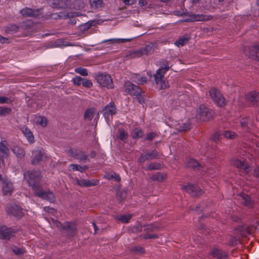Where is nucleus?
Segmentation results:
<instances>
[{
  "label": "nucleus",
  "instance_id": "nucleus-1",
  "mask_svg": "<svg viewBox=\"0 0 259 259\" xmlns=\"http://www.w3.org/2000/svg\"><path fill=\"white\" fill-rule=\"evenodd\" d=\"M40 178L39 172L27 171L24 174V179L34 191V194L39 197L48 200L50 202L55 201V197L52 192L44 191L40 187L38 181Z\"/></svg>",
  "mask_w": 259,
  "mask_h": 259
},
{
  "label": "nucleus",
  "instance_id": "nucleus-2",
  "mask_svg": "<svg viewBox=\"0 0 259 259\" xmlns=\"http://www.w3.org/2000/svg\"><path fill=\"white\" fill-rule=\"evenodd\" d=\"M68 0H65L64 2L60 0H48V3L54 8L57 9L69 8L70 9L79 10L82 9L85 6V2L83 0H76L71 5H69Z\"/></svg>",
  "mask_w": 259,
  "mask_h": 259
},
{
  "label": "nucleus",
  "instance_id": "nucleus-3",
  "mask_svg": "<svg viewBox=\"0 0 259 259\" xmlns=\"http://www.w3.org/2000/svg\"><path fill=\"white\" fill-rule=\"evenodd\" d=\"M156 47V44H151L139 50H134L129 53L127 56L130 58H140L144 55L147 56L152 53Z\"/></svg>",
  "mask_w": 259,
  "mask_h": 259
},
{
  "label": "nucleus",
  "instance_id": "nucleus-4",
  "mask_svg": "<svg viewBox=\"0 0 259 259\" xmlns=\"http://www.w3.org/2000/svg\"><path fill=\"white\" fill-rule=\"evenodd\" d=\"M124 87L126 93L131 96H135L140 103L143 102V97L141 96V90L137 85L127 81L125 82Z\"/></svg>",
  "mask_w": 259,
  "mask_h": 259
},
{
  "label": "nucleus",
  "instance_id": "nucleus-5",
  "mask_svg": "<svg viewBox=\"0 0 259 259\" xmlns=\"http://www.w3.org/2000/svg\"><path fill=\"white\" fill-rule=\"evenodd\" d=\"M96 79L98 83L101 87L106 88L107 89L113 88L114 85L112 79L109 74H99L97 75Z\"/></svg>",
  "mask_w": 259,
  "mask_h": 259
},
{
  "label": "nucleus",
  "instance_id": "nucleus-6",
  "mask_svg": "<svg viewBox=\"0 0 259 259\" xmlns=\"http://www.w3.org/2000/svg\"><path fill=\"white\" fill-rule=\"evenodd\" d=\"M209 94L212 99L218 106L223 107L225 105V99L218 90L212 89L209 91Z\"/></svg>",
  "mask_w": 259,
  "mask_h": 259
},
{
  "label": "nucleus",
  "instance_id": "nucleus-7",
  "mask_svg": "<svg viewBox=\"0 0 259 259\" xmlns=\"http://www.w3.org/2000/svg\"><path fill=\"white\" fill-rule=\"evenodd\" d=\"M116 109L113 103H110L103 109L102 113L106 122L109 124L112 115L115 114Z\"/></svg>",
  "mask_w": 259,
  "mask_h": 259
},
{
  "label": "nucleus",
  "instance_id": "nucleus-8",
  "mask_svg": "<svg viewBox=\"0 0 259 259\" xmlns=\"http://www.w3.org/2000/svg\"><path fill=\"white\" fill-rule=\"evenodd\" d=\"M181 189L194 196H198L202 193V191L199 187L191 184L183 185Z\"/></svg>",
  "mask_w": 259,
  "mask_h": 259
},
{
  "label": "nucleus",
  "instance_id": "nucleus-9",
  "mask_svg": "<svg viewBox=\"0 0 259 259\" xmlns=\"http://www.w3.org/2000/svg\"><path fill=\"white\" fill-rule=\"evenodd\" d=\"M244 52L246 56L259 62V46L245 47Z\"/></svg>",
  "mask_w": 259,
  "mask_h": 259
},
{
  "label": "nucleus",
  "instance_id": "nucleus-10",
  "mask_svg": "<svg viewBox=\"0 0 259 259\" xmlns=\"http://www.w3.org/2000/svg\"><path fill=\"white\" fill-rule=\"evenodd\" d=\"M2 189L4 195L10 196L12 194L14 187L10 179L7 178L2 179Z\"/></svg>",
  "mask_w": 259,
  "mask_h": 259
},
{
  "label": "nucleus",
  "instance_id": "nucleus-11",
  "mask_svg": "<svg viewBox=\"0 0 259 259\" xmlns=\"http://www.w3.org/2000/svg\"><path fill=\"white\" fill-rule=\"evenodd\" d=\"M7 213L17 217H21L24 214L23 210L16 204H9L7 208Z\"/></svg>",
  "mask_w": 259,
  "mask_h": 259
},
{
  "label": "nucleus",
  "instance_id": "nucleus-12",
  "mask_svg": "<svg viewBox=\"0 0 259 259\" xmlns=\"http://www.w3.org/2000/svg\"><path fill=\"white\" fill-rule=\"evenodd\" d=\"M32 156V162L33 164H36L46 158L44 150L41 148L33 151Z\"/></svg>",
  "mask_w": 259,
  "mask_h": 259
},
{
  "label": "nucleus",
  "instance_id": "nucleus-13",
  "mask_svg": "<svg viewBox=\"0 0 259 259\" xmlns=\"http://www.w3.org/2000/svg\"><path fill=\"white\" fill-rule=\"evenodd\" d=\"M208 109L203 105L200 106L196 115L197 118L201 120L205 121L209 119V114Z\"/></svg>",
  "mask_w": 259,
  "mask_h": 259
},
{
  "label": "nucleus",
  "instance_id": "nucleus-14",
  "mask_svg": "<svg viewBox=\"0 0 259 259\" xmlns=\"http://www.w3.org/2000/svg\"><path fill=\"white\" fill-rule=\"evenodd\" d=\"M21 14L24 17H36L40 13V10H33L28 8H25L20 11Z\"/></svg>",
  "mask_w": 259,
  "mask_h": 259
},
{
  "label": "nucleus",
  "instance_id": "nucleus-15",
  "mask_svg": "<svg viewBox=\"0 0 259 259\" xmlns=\"http://www.w3.org/2000/svg\"><path fill=\"white\" fill-rule=\"evenodd\" d=\"M14 232L11 228H8L6 226L0 227V238L4 239H9L13 235Z\"/></svg>",
  "mask_w": 259,
  "mask_h": 259
},
{
  "label": "nucleus",
  "instance_id": "nucleus-16",
  "mask_svg": "<svg viewBox=\"0 0 259 259\" xmlns=\"http://www.w3.org/2000/svg\"><path fill=\"white\" fill-rule=\"evenodd\" d=\"M70 155L74 157L76 159L83 160L86 158L85 154L80 150L76 149H70L68 151Z\"/></svg>",
  "mask_w": 259,
  "mask_h": 259
},
{
  "label": "nucleus",
  "instance_id": "nucleus-17",
  "mask_svg": "<svg viewBox=\"0 0 259 259\" xmlns=\"http://www.w3.org/2000/svg\"><path fill=\"white\" fill-rule=\"evenodd\" d=\"M21 131L24 135L25 137L29 143H32L34 141V137L32 133L27 127H23L21 128Z\"/></svg>",
  "mask_w": 259,
  "mask_h": 259
},
{
  "label": "nucleus",
  "instance_id": "nucleus-18",
  "mask_svg": "<svg viewBox=\"0 0 259 259\" xmlns=\"http://www.w3.org/2000/svg\"><path fill=\"white\" fill-rule=\"evenodd\" d=\"M132 80L138 84H144L147 81V78L145 76L140 74H134L132 77Z\"/></svg>",
  "mask_w": 259,
  "mask_h": 259
},
{
  "label": "nucleus",
  "instance_id": "nucleus-19",
  "mask_svg": "<svg viewBox=\"0 0 259 259\" xmlns=\"http://www.w3.org/2000/svg\"><path fill=\"white\" fill-rule=\"evenodd\" d=\"M64 228L67 230V233L70 235L73 236L76 231V227L74 223L67 222L64 226Z\"/></svg>",
  "mask_w": 259,
  "mask_h": 259
},
{
  "label": "nucleus",
  "instance_id": "nucleus-20",
  "mask_svg": "<svg viewBox=\"0 0 259 259\" xmlns=\"http://www.w3.org/2000/svg\"><path fill=\"white\" fill-rule=\"evenodd\" d=\"M153 76L156 84H159L160 88H162V68H159Z\"/></svg>",
  "mask_w": 259,
  "mask_h": 259
},
{
  "label": "nucleus",
  "instance_id": "nucleus-21",
  "mask_svg": "<svg viewBox=\"0 0 259 259\" xmlns=\"http://www.w3.org/2000/svg\"><path fill=\"white\" fill-rule=\"evenodd\" d=\"M95 116L98 117V114L95 109H90L87 110L84 114V118L86 120H90Z\"/></svg>",
  "mask_w": 259,
  "mask_h": 259
},
{
  "label": "nucleus",
  "instance_id": "nucleus-22",
  "mask_svg": "<svg viewBox=\"0 0 259 259\" xmlns=\"http://www.w3.org/2000/svg\"><path fill=\"white\" fill-rule=\"evenodd\" d=\"M33 122L38 125H39L42 127H44L47 124V119L40 116H35L33 119Z\"/></svg>",
  "mask_w": 259,
  "mask_h": 259
},
{
  "label": "nucleus",
  "instance_id": "nucleus-23",
  "mask_svg": "<svg viewBox=\"0 0 259 259\" xmlns=\"http://www.w3.org/2000/svg\"><path fill=\"white\" fill-rule=\"evenodd\" d=\"M13 153L19 158H22L24 156L25 152L23 149L17 146H14L11 148Z\"/></svg>",
  "mask_w": 259,
  "mask_h": 259
},
{
  "label": "nucleus",
  "instance_id": "nucleus-24",
  "mask_svg": "<svg viewBox=\"0 0 259 259\" xmlns=\"http://www.w3.org/2000/svg\"><path fill=\"white\" fill-rule=\"evenodd\" d=\"M210 16H204L202 15H197L191 17L190 21H205L210 19Z\"/></svg>",
  "mask_w": 259,
  "mask_h": 259
},
{
  "label": "nucleus",
  "instance_id": "nucleus-25",
  "mask_svg": "<svg viewBox=\"0 0 259 259\" xmlns=\"http://www.w3.org/2000/svg\"><path fill=\"white\" fill-rule=\"evenodd\" d=\"M91 7L93 9H99L103 6V0H89Z\"/></svg>",
  "mask_w": 259,
  "mask_h": 259
},
{
  "label": "nucleus",
  "instance_id": "nucleus-26",
  "mask_svg": "<svg viewBox=\"0 0 259 259\" xmlns=\"http://www.w3.org/2000/svg\"><path fill=\"white\" fill-rule=\"evenodd\" d=\"M233 165L235 166L244 169L245 171H247V169L248 168V165L244 161H242L238 160H236L233 162Z\"/></svg>",
  "mask_w": 259,
  "mask_h": 259
},
{
  "label": "nucleus",
  "instance_id": "nucleus-27",
  "mask_svg": "<svg viewBox=\"0 0 259 259\" xmlns=\"http://www.w3.org/2000/svg\"><path fill=\"white\" fill-rule=\"evenodd\" d=\"M104 177L108 180L114 179L116 181H119L120 180V178L119 175L113 171L106 173Z\"/></svg>",
  "mask_w": 259,
  "mask_h": 259
},
{
  "label": "nucleus",
  "instance_id": "nucleus-28",
  "mask_svg": "<svg viewBox=\"0 0 259 259\" xmlns=\"http://www.w3.org/2000/svg\"><path fill=\"white\" fill-rule=\"evenodd\" d=\"M248 99L252 103H254L255 105L259 103V93L253 92L250 94L248 96Z\"/></svg>",
  "mask_w": 259,
  "mask_h": 259
},
{
  "label": "nucleus",
  "instance_id": "nucleus-29",
  "mask_svg": "<svg viewBox=\"0 0 259 259\" xmlns=\"http://www.w3.org/2000/svg\"><path fill=\"white\" fill-rule=\"evenodd\" d=\"M182 124L183 126L181 125L180 123H178L176 125V129L180 132H183L187 131L190 128V124L189 123H182Z\"/></svg>",
  "mask_w": 259,
  "mask_h": 259
},
{
  "label": "nucleus",
  "instance_id": "nucleus-30",
  "mask_svg": "<svg viewBox=\"0 0 259 259\" xmlns=\"http://www.w3.org/2000/svg\"><path fill=\"white\" fill-rule=\"evenodd\" d=\"M68 168L70 170L76 171L78 170L80 172H83L85 169V166H81L78 164H71L69 165Z\"/></svg>",
  "mask_w": 259,
  "mask_h": 259
},
{
  "label": "nucleus",
  "instance_id": "nucleus-31",
  "mask_svg": "<svg viewBox=\"0 0 259 259\" xmlns=\"http://www.w3.org/2000/svg\"><path fill=\"white\" fill-rule=\"evenodd\" d=\"M131 39H132L131 38H112V39H110L108 40H104V42L111 41L113 43L120 44V43H123V42H125L130 41H131Z\"/></svg>",
  "mask_w": 259,
  "mask_h": 259
},
{
  "label": "nucleus",
  "instance_id": "nucleus-32",
  "mask_svg": "<svg viewBox=\"0 0 259 259\" xmlns=\"http://www.w3.org/2000/svg\"><path fill=\"white\" fill-rule=\"evenodd\" d=\"M157 155V152L155 151H153L150 154H148L146 155H142L140 158V161L141 162H142L144 161L146 159H152L153 158L156 157Z\"/></svg>",
  "mask_w": 259,
  "mask_h": 259
},
{
  "label": "nucleus",
  "instance_id": "nucleus-33",
  "mask_svg": "<svg viewBox=\"0 0 259 259\" xmlns=\"http://www.w3.org/2000/svg\"><path fill=\"white\" fill-rule=\"evenodd\" d=\"M74 71L76 73L79 74L83 76H87L88 75V70L84 68L77 67L75 68Z\"/></svg>",
  "mask_w": 259,
  "mask_h": 259
},
{
  "label": "nucleus",
  "instance_id": "nucleus-34",
  "mask_svg": "<svg viewBox=\"0 0 259 259\" xmlns=\"http://www.w3.org/2000/svg\"><path fill=\"white\" fill-rule=\"evenodd\" d=\"M11 249L16 255H19L25 252V250L23 247H17L16 246H12Z\"/></svg>",
  "mask_w": 259,
  "mask_h": 259
},
{
  "label": "nucleus",
  "instance_id": "nucleus-35",
  "mask_svg": "<svg viewBox=\"0 0 259 259\" xmlns=\"http://www.w3.org/2000/svg\"><path fill=\"white\" fill-rule=\"evenodd\" d=\"M132 215L131 214H122L118 217V220L122 223H128L129 220L131 219Z\"/></svg>",
  "mask_w": 259,
  "mask_h": 259
},
{
  "label": "nucleus",
  "instance_id": "nucleus-36",
  "mask_svg": "<svg viewBox=\"0 0 259 259\" xmlns=\"http://www.w3.org/2000/svg\"><path fill=\"white\" fill-rule=\"evenodd\" d=\"M223 136L227 139H234L236 137V134L231 131H225L223 133Z\"/></svg>",
  "mask_w": 259,
  "mask_h": 259
},
{
  "label": "nucleus",
  "instance_id": "nucleus-37",
  "mask_svg": "<svg viewBox=\"0 0 259 259\" xmlns=\"http://www.w3.org/2000/svg\"><path fill=\"white\" fill-rule=\"evenodd\" d=\"M83 78L79 76H76L72 79V81L74 85L79 86L82 84Z\"/></svg>",
  "mask_w": 259,
  "mask_h": 259
},
{
  "label": "nucleus",
  "instance_id": "nucleus-38",
  "mask_svg": "<svg viewBox=\"0 0 259 259\" xmlns=\"http://www.w3.org/2000/svg\"><path fill=\"white\" fill-rule=\"evenodd\" d=\"M188 40V38L183 37L175 42V45L180 47L184 46Z\"/></svg>",
  "mask_w": 259,
  "mask_h": 259
},
{
  "label": "nucleus",
  "instance_id": "nucleus-39",
  "mask_svg": "<svg viewBox=\"0 0 259 259\" xmlns=\"http://www.w3.org/2000/svg\"><path fill=\"white\" fill-rule=\"evenodd\" d=\"M132 134L134 138H137L142 136V132L141 130L136 128L132 132Z\"/></svg>",
  "mask_w": 259,
  "mask_h": 259
},
{
  "label": "nucleus",
  "instance_id": "nucleus-40",
  "mask_svg": "<svg viewBox=\"0 0 259 259\" xmlns=\"http://www.w3.org/2000/svg\"><path fill=\"white\" fill-rule=\"evenodd\" d=\"M82 85L85 88H90L93 86V83L91 80L83 78Z\"/></svg>",
  "mask_w": 259,
  "mask_h": 259
},
{
  "label": "nucleus",
  "instance_id": "nucleus-41",
  "mask_svg": "<svg viewBox=\"0 0 259 259\" xmlns=\"http://www.w3.org/2000/svg\"><path fill=\"white\" fill-rule=\"evenodd\" d=\"M98 184V181H88L85 180L83 181L82 183L79 184L81 185L86 186H94L96 185H97Z\"/></svg>",
  "mask_w": 259,
  "mask_h": 259
},
{
  "label": "nucleus",
  "instance_id": "nucleus-42",
  "mask_svg": "<svg viewBox=\"0 0 259 259\" xmlns=\"http://www.w3.org/2000/svg\"><path fill=\"white\" fill-rule=\"evenodd\" d=\"M11 109L9 108L0 107V116H5L9 114Z\"/></svg>",
  "mask_w": 259,
  "mask_h": 259
},
{
  "label": "nucleus",
  "instance_id": "nucleus-43",
  "mask_svg": "<svg viewBox=\"0 0 259 259\" xmlns=\"http://www.w3.org/2000/svg\"><path fill=\"white\" fill-rule=\"evenodd\" d=\"M188 165L190 167H196L199 166V163L196 160L190 159L188 162Z\"/></svg>",
  "mask_w": 259,
  "mask_h": 259
},
{
  "label": "nucleus",
  "instance_id": "nucleus-44",
  "mask_svg": "<svg viewBox=\"0 0 259 259\" xmlns=\"http://www.w3.org/2000/svg\"><path fill=\"white\" fill-rule=\"evenodd\" d=\"M44 209L46 212H48L50 214L55 215V213H57L56 210L54 208L51 207H45Z\"/></svg>",
  "mask_w": 259,
  "mask_h": 259
},
{
  "label": "nucleus",
  "instance_id": "nucleus-45",
  "mask_svg": "<svg viewBox=\"0 0 259 259\" xmlns=\"http://www.w3.org/2000/svg\"><path fill=\"white\" fill-rule=\"evenodd\" d=\"M118 137L120 140L123 141L126 139L127 137V134L125 133L123 131L120 130L119 131Z\"/></svg>",
  "mask_w": 259,
  "mask_h": 259
},
{
  "label": "nucleus",
  "instance_id": "nucleus-46",
  "mask_svg": "<svg viewBox=\"0 0 259 259\" xmlns=\"http://www.w3.org/2000/svg\"><path fill=\"white\" fill-rule=\"evenodd\" d=\"M49 224L53 227H59L61 226V224L58 221L52 219V222L49 221Z\"/></svg>",
  "mask_w": 259,
  "mask_h": 259
},
{
  "label": "nucleus",
  "instance_id": "nucleus-47",
  "mask_svg": "<svg viewBox=\"0 0 259 259\" xmlns=\"http://www.w3.org/2000/svg\"><path fill=\"white\" fill-rule=\"evenodd\" d=\"M91 23L90 22H88V23H84V24L82 25L81 26L80 29L82 30H85L89 29L91 27Z\"/></svg>",
  "mask_w": 259,
  "mask_h": 259
},
{
  "label": "nucleus",
  "instance_id": "nucleus-48",
  "mask_svg": "<svg viewBox=\"0 0 259 259\" xmlns=\"http://www.w3.org/2000/svg\"><path fill=\"white\" fill-rule=\"evenodd\" d=\"M126 5H132L136 2V0H121Z\"/></svg>",
  "mask_w": 259,
  "mask_h": 259
},
{
  "label": "nucleus",
  "instance_id": "nucleus-49",
  "mask_svg": "<svg viewBox=\"0 0 259 259\" xmlns=\"http://www.w3.org/2000/svg\"><path fill=\"white\" fill-rule=\"evenodd\" d=\"M10 102V100L8 98H6L5 97H0V103H9Z\"/></svg>",
  "mask_w": 259,
  "mask_h": 259
},
{
  "label": "nucleus",
  "instance_id": "nucleus-50",
  "mask_svg": "<svg viewBox=\"0 0 259 259\" xmlns=\"http://www.w3.org/2000/svg\"><path fill=\"white\" fill-rule=\"evenodd\" d=\"M160 167V164H151L149 165V169H159Z\"/></svg>",
  "mask_w": 259,
  "mask_h": 259
},
{
  "label": "nucleus",
  "instance_id": "nucleus-51",
  "mask_svg": "<svg viewBox=\"0 0 259 259\" xmlns=\"http://www.w3.org/2000/svg\"><path fill=\"white\" fill-rule=\"evenodd\" d=\"M166 64H165V62H163V71H167L168 70L169 68V65L167 63V62H165Z\"/></svg>",
  "mask_w": 259,
  "mask_h": 259
},
{
  "label": "nucleus",
  "instance_id": "nucleus-52",
  "mask_svg": "<svg viewBox=\"0 0 259 259\" xmlns=\"http://www.w3.org/2000/svg\"><path fill=\"white\" fill-rule=\"evenodd\" d=\"M139 4L140 6H144L147 5V1L146 0H140L139 2Z\"/></svg>",
  "mask_w": 259,
  "mask_h": 259
},
{
  "label": "nucleus",
  "instance_id": "nucleus-53",
  "mask_svg": "<svg viewBox=\"0 0 259 259\" xmlns=\"http://www.w3.org/2000/svg\"><path fill=\"white\" fill-rule=\"evenodd\" d=\"M6 40H7V39L5 37L0 35V42H1L4 43V42H5V41Z\"/></svg>",
  "mask_w": 259,
  "mask_h": 259
},
{
  "label": "nucleus",
  "instance_id": "nucleus-54",
  "mask_svg": "<svg viewBox=\"0 0 259 259\" xmlns=\"http://www.w3.org/2000/svg\"><path fill=\"white\" fill-rule=\"evenodd\" d=\"M153 136H154V134L151 133V134H150V135H148L147 138L148 139H152L153 138Z\"/></svg>",
  "mask_w": 259,
  "mask_h": 259
},
{
  "label": "nucleus",
  "instance_id": "nucleus-55",
  "mask_svg": "<svg viewBox=\"0 0 259 259\" xmlns=\"http://www.w3.org/2000/svg\"><path fill=\"white\" fill-rule=\"evenodd\" d=\"M163 88H166L168 87L167 82H165L163 80V85H162Z\"/></svg>",
  "mask_w": 259,
  "mask_h": 259
},
{
  "label": "nucleus",
  "instance_id": "nucleus-56",
  "mask_svg": "<svg viewBox=\"0 0 259 259\" xmlns=\"http://www.w3.org/2000/svg\"><path fill=\"white\" fill-rule=\"evenodd\" d=\"M247 120L246 119H243V121H241V124L242 126H244V125L246 123V121Z\"/></svg>",
  "mask_w": 259,
  "mask_h": 259
},
{
  "label": "nucleus",
  "instance_id": "nucleus-57",
  "mask_svg": "<svg viewBox=\"0 0 259 259\" xmlns=\"http://www.w3.org/2000/svg\"><path fill=\"white\" fill-rule=\"evenodd\" d=\"M93 226L94 228L95 232H96L97 231V226H96V224L94 223H93Z\"/></svg>",
  "mask_w": 259,
  "mask_h": 259
},
{
  "label": "nucleus",
  "instance_id": "nucleus-58",
  "mask_svg": "<svg viewBox=\"0 0 259 259\" xmlns=\"http://www.w3.org/2000/svg\"><path fill=\"white\" fill-rule=\"evenodd\" d=\"M147 75L151 77L152 76L151 72L150 71L147 72Z\"/></svg>",
  "mask_w": 259,
  "mask_h": 259
},
{
  "label": "nucleus",
  "instance_id": "nucleus-59",
  "mask_svg": "<svg viewBox=\"0 0 259 259\" xmlns=\"http://www.w3.org/2000/svg\"><path fill=\"white\" fill-rule=\"evenodd\" d=\"M256 4L259 5V0H256Z\"/></svg>",
  "mask_w": 259,
  "mask_h": 259
},
{
  "label": "nucleus",
  "instance_id": "nucleus-60",
  "mask_svg": "<svg viewBox=\"0 0 259 259\" xmlns=\"http://www.w3.org/2000/svg\"><path fill=\"white\" fill-rule=\"evenodd\" d=\"M2 178V176L0 175V179Z\"/></svg>",
  "mask_w": 259,
  "mask_h": 259
},
{
  "label": "nucleus",
  "instance_id": "nucleus-61",
  "mask_svg": "<svg viewBox=\"0 0 259 259\" xmlns=\"http://www.w3.org/2000/svg\"><path fill=\"white\" fill-rule=\"evenodd\" d=\"M164 1H165V0H163V2H164Z\"/></svg>",
  "mask_w": 259,
  "mask_h": 259
}]
</instances>
